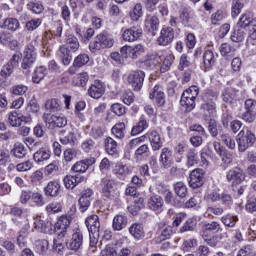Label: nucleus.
<instances>
[{
	"label": "nucleus",
	"mask_w": 256,
	"mask_h": 256,
	"mask_svg": "<svg viewBox=\"0 0 256 256\" xmlns=\"http://www.w3.org/2000/svg\"><path fill=\"white\" fill-rule=\"evenodd\" d=\"M255 141V134L249 129L241 130L236 136V142L240 153H245L249 147H253V145H255Z\"/></svg>",
	"instance_id": "1"
},
{
	"label": "nucleus",
	"mask_w": 256,
	"mask_h": 256,
	"mask_svg": "<svg viewBox=\"0 0 256 256\" xmlns=\"http://www.w3.org/2000/svg\"><path fill=\"white\" fill-rule=\"evenodd\" d=\"M198 95L199 89H197V87L195 86H192L183 92L180 100V105L184 107L185 111L191 113V111L195 109V99H197Z\"/></svg>",
	"instance_id": "2"
},
{
	"label": "nucleus",
	"mask_w": 256,
	"mask_h": 256,
	"mask_svg": "<svg viewBox=\"0 0 256 256\" xmlns=\"http://www.w3.org/2000/svg\"><path fill=\"white\" fill-rule=\"evenodd\" d=\"M115 40L107 32H102L96 36L95 40L89 44V49L92 53L113 47Z\"/></svg>",
	"instance_id": "3"
},
{
	"label": "nucleus",
	"mask_w": 256,
	"mask_h": 256,
	"mask_svg": "<svg viewBox=\"0 0 256 256\" xmlns=\"http://www.w3.org/2000/svg\"><path fill=\"white\" fill-rule=\"evenodd\" d=\"M126 81L133 91L143 89V81H145V72L136 70L126 76Z\"/></svg>",
	"instance_id": "4"
},
{
	"label": "nucleus",
	"mask_w": 256,
	"mask_h": 256,
	"mask_svg": "<svg viewBox=\"0 0 256 256\" xmlns=\"http://www.w3.org/2000/svg\"><path fill=\"white\" fill-rule=\"evenodd\" d=\"M69 225H71V216L63 215L58 219L55 224V231L58 237H63L64 239L69 237V232L71 231Z\"/></svg>",
	"instance_id": "5"
},
{
	"label": "nucleus",
	"mask_w": 256,
	"mask_h": 256,
	"mask_svg": "<svg viewBox=\"0 0 256 256\" xmlns=\"http://www.w3.org/2000/svg\"><path fill=\"white\" fill-rule=\"evenodd\" d=\"M205 183V170L201 168H196L191 171L189 176V187L191 189H199L203 187Z\"/></svg>",
	"instance_id": "6"
},
{
	"label": "nucleus",
	"mask_w": 256,
	"mask_h": 256,
	"mask_svg": "<svg viewBox=\"0 0 256 256\" xmlns=\"http://www.w3.org/2000/svg\"><path fill=\"white\" fill-rule=\"evenodd\" d=\"M42 119L48 129H56V127L61 128L67 125V118L62 116L44 113Z\"/></svg>",
	"instance_id": "7"
},
{
	"label": "nucleus",
	"mask_w": 256,
	"mask_h": 256,
	"mask_svg": "<svg viewBox=\"0 0 256 256\" xmlns=\"http://www.w3.org/2000/svg\"><path fill=\"white\" fill-rule=\"evenodd\" d=\"M237 27H241V29L249 28V36L253 40L256 39V18L250 19L247 15H242L237 23Z\"/></svg>",
	"instance_id": "8"
},
{
	"label": "nucleus",
	"mask_w": 256,
	"mask_h": 256,
	"mask_svg": "<svg viewBox=\"0 0 256 256\" xmlns=\"http://www.w3.org/2000/svg\"><path fill=\"white\" fill-rule=\"evenodd\" d=\"M226 179L228 183H231L235 187V185H240V183L245 181V174L241 168L234 167L227 172Z\"/></svg>",
	"instance_id": "9"
},
{
	"label": "nucleus",
	"mask_w": 256,
	"mask_h": 256,
	"mask_svg": "<svg viewBox=\"0 0 256 256\" xmlns=\"http://www.w3.org/2000/svg\"><path fill=\"white\" fill-rule=\"evenodd\" d=\"M8 123L11 127H21L23 123H31V116H24L17 111H12L8 113Z\"/></svg>",
	"instance_id": "10"
},
{
	"label": "nucleus",
	"mask_w": 256,
	"mask_h": 256,
	"mask_svg": "<svg viewBox=\"0 0 256 256\" xmlns=\"http://www.w3.org/2000/svg\"><path fill=\"white\" fill-rule=\"evenodd\" d=\"M143 36V28L141 26H132L124 30L122 38L128 43H133Z\"/></svg>",
	"instance_id": "11"
},
{
	"label": "nucleus",
	"mask_w": 256,
	"mask_h": 256,
	"mask_svg": "<svg viewBox=\"0 0 256 256\" xmlns=\"http://www.w3.org/2000/svg\"><path fill=\"white\" fill-rule=\"evenodd\" d=\"M173 39H175V31L171 27H164L160 32V36L158 37V45L162 47H167L170 43H173Z\"/></svg>",
	"instance_id": "12"
},
{
	"label": "nucleus",
	"mask_w": 256,
	"mask_h": 256,
	"mask_svg": "<svg viewBox=\"0 0 256 256\" xmlns=\"http://www.w3.org/2000/svg\"><path fill=\"white\" fill-rule=\"evenodd\" d=\"M67 249H70L71 251H79L83 245V233L79 230L75 231L72 234V237L70 240L65 241Z\"/></svg>",
	"instance_id": "13"
},
{
	"label": "nucleus",
	"mask_w": 256,
	"mask_h": 256,
	"mask_svg": "<svg viewBox=\"0 0 256 256\" xmlns=\"http://www.w3.org/2000/svg\"><path fill=\"white\" fill-rule=\"evenodd\" d=\"M0 29L15 33V31H19V29H21V24L17 18L9 17L0 21Z\"/></svg>",
	"instance_id": "14"
},
{
	"label": "nucleus",
	"mask_w": 256,
	"mask_h": 256,
	"mask_svg": "<svg viewBox=\"0 0 256 256\" xmlns=\"http://www.w3.org/2000/svg\"><path fill=\"white\" fill-rule=\"evenodd\" d=\"M85 225L89 233H94L95 235H100L101 223L99 222V216L91 215L85 220Z\"/></svg>",
	"instance_id": "15"
},
{
	"label": "nucleus",
	"mask_w": 256,
	"mask_h": 256,
	"mask_svg": "<svg viewBox=\"0 0 256 256\" xmlns=\"http://www.w3.org/2000/svg\"><path fill=\"white\" fill-rule=\"evenodd\" d=\"M37 61V53L35 52V45L33 42L27 44L24 51V58L22 65H33Z\"/></svg>",
	"instance_id": "16"
},
{
	"label": "nucleus",
	"mask_w": 256,
	"mask_h": 256,
	"mask_svg": "<svg viewBox=\"0 0 256 256\" xmlns=\"http://www.w3.org/2000/svg\"><path fill=\"white\" fill-rule=\"evenodd\" d=\"M159 162L163 169H169L173 165V152L167 147L162 148Z\"/></svg>",
	"instance_id": "17"
},
{
	"label": "nucleus",
	"mask_w": 256,
	"mask_h": 256,
	"mask_svg": "<svg viewBox=\"0 0 256 256\" xmlns=\"http://www.w3.org/2000/svg\"><path fill=\"white\" fill-rule=\"evenodd\" d=\"M146 135V139L148 137L152 151H159L163 147V140H161V135L156 130H152L148 132Z\"/></svg>",
	"instance_id": "18"
},
{
	"label": "nucleus",
	"mask_w": 256,
	"mask_h": 256,
	"mask_svg": "<svg viewBox=\"0 0 256 256\" xmlns=\"http://www.w3.org/2000/svg\"><path fill=\"white\" fill-rule=\"evenodd\" d=\"M94 163L95 158L80 160L72 166L71 171H73V173H86L87 169H89L91 165H94Z\"/></svg>",
	"instance_id": "19"
},
{
	"label": "nucleus",
	"mask_w": 256,
	"mask_h": 256,
	"mask_svg": "<svg viewBox=\"0 0 256 256\" xmlns=\"http://www.w3.org/2000/svg\"><path fill=\"white\" fill-rule=\"evenodd\" d=\"M144 23L148 33H151L153 36L157 35V31H159V18L157 16H146Z\"/></svg>",
	"instance_id": "20"
},
{
	"label": "nucleus",
	"mask_w": 256,
	"mask_h": 256,
	"mask_svg": "<svg viewBox=\"0 0 256 256\" xmlns=\"http://www.w3.org/2000/svg\"><path fill=\"white\" fill-rule=\"evenodd\" d=\"M103 93H105V86L101 81H94L88 89V95L92 97V99H101V97H103Z\"/></svg>",
	"instance_id": "21"
},
{
	"label": "nucleus",
	"mask_w": 256,
	"mask_h": 256,
	"mask_svg": "<svg viewBox=\"0 0 256 256\" xmlns=\"http://www.w3.org/2000/svg\"><path fill=\"white\" fill-rule=\"evenodd\" d=\"M82 181H85V176H81L80 174L67 175L63 178L66 189H75Z\"/></svg>",
	"instance_id": "22"
},
{
	"label": "nucleus",
	"mask_w": 256,
	"mask_h": 256,
	"mask_svg": "<svg viewBox=\"0 0 256 256\" xmlns=\"http://www.w3.org/2000/svg\"><path fill=\"white\" fill-rule=\"evenodd\" d=\"M79 49V39L73 35H69L66 38V44L64 46H60V53H63V51H72L75 53Z\"/></svg>",
	"instance_id": "23"
},
{
	"label": "nucleus",
	"mask_w": 256,
	"mask_h": 256,
	"mask_svg": "<svg viewBox=\"0 0 256 256\" xmlns=\"http://www.w3.org/2000/svg\"><path fill=\"white\" fill-rule=\"evenodd\" d=\"M148 209H151V211H155V213H161L163 211V198L159 195L151 196L148 199Z\"/></svg>",
	"instance_id": "24"
},
{
	"label": "nucleus",
	"mask_w": 256,
	"mask_h": 256,
	"mask_svg": "<svg viewBox=\"0 0 256 256\" xmlns=\"http://www.w3.org/2000/svg\"><path fill=\"white\" fill-rule=\"evenodd\" d=\"M200 109L206 117H215V114L217 113V104H215L213 100L203 101Z\"/></svg>",
	"instance_id": "25"
},
{
	"label": "nucleus",
	"mask_w": 256,
	"mask_h": 256,
	"mask_svg": "<svg viewBox=\"0 0 256 256\" xmlns=\"http://www.w3.org/2000/svg\"><path fill=\"white\" fill-rule=\"evenodd\" d=\"M150 99H156L157 105H159V107H163V105H165V93L163 92V88L156 85L153 88L152 93H150Z\"/></svg>",
	"instance_id": "26"
},
{
	"label": "nucleus",
	"mask_w": 256,
	"mask_h": 256,
	"mask_svg": "<svg viewBox=\"0 0 256 256\" xmlns=\"http://www.w3.org/2000/svg\"><path fill=\"white\" fill-rule=\"evenodd\" d=\"M33 159L35 163L41 165V163H44V161H48V159H51V150L47 148H40L34 153Z\"/></svg>",
	"instance_id": "27"
},
{
	"label": "nucleus",
	"mask_w": 256,
	"mask_h": 256,
	"mask_svg": "<svg viewBox=\"0 0 256 256\" xmlns=\"http://www.w3.org/2000/svg\"><path fill=\"white\" fill-rule=\"evenodd\" d=\"M44 191L48 197H58L59 191H61V184L57 181H50L44 188Z\"/></svg>",
	"instance_id": "28"
},
{
	"label": "nucleus",
	"mask_w": 256,
	"mask_h": 256,
	"mask_svg": "<svg viewBox=\"0 0 256 256\" xmlns=\"http://www.w3.org/2000/svg\"><path fill=\"white\" fill-rule=\"evenodd\" d=\"M129 233L134 237V239H143V237H145V228H143V225L139 223H133L129 227Z\"/></svg>",
	"instance_id": "29"
},
{
	"label": "nucleus",
	"mask_w": 256,
	"mask_h": 256,
	"mask_svg": "<svg viewBox=\"0 0 256 256\" xmlns=\"http://www.w3.org/2000/svg\"><path fill=\"white\" fill-rule=\"evenodd\" d=\"M239 49V45L235 46L230 43H222L219 47L220 54L222 57H227V55H235V52Z\"/></svg>",
	"instance_id": "30"
},
{
	"label": "nucleus",
	"mask_w": 256,
	"mask_h": 256,
	"mask_svg": "<svg viewBox=\"0 0 256 256\" xmlns=\"http://www.w3.org/2000/svg\"><path fill=\"white\" fill-rule=\"evenodd\" d=\"M112 227L114 231H123L127 227V218L123 215H116L113 219Z\"/></svg>",
	"instance_id": "31"
},
{
	"label": "nucleus",
	"mask_w": 256,
	"mask_h": 256,
	"mask_svg": "<svg viewBox=\"0 0 256 256\" xmlns=\"http://www.w3.org/2000/svg\"><path fill=\"white\" fill-rule=\"evenodd\" d=\"M186 159H187L186 165L188 167H194V165H197V163L199 161V156H198V153H197V149L190 148L187 151Z\"/></svg>",
	"instance_id": "32"
},
{
	"label": "nucleus",
	"mask_w": 256,
	"mask_h": 256,
	"mask_svg": "<svg viewBox=\"0 0 256 256\" xmlns=\"http://www.w3.org/2000/svg\"><path fill=\"white\" fill-rule=\"evenodd\" d=\"M34 228L40 233H51V223L45 222L39 218L34 221Z\"/></svg>",
	"instance_id": "33"
},
{
	"label": "nucleus",
	"mask_w": 256,
	"mask_h": 256,
	"mask_svg": "<svg viewBox=\"0 0 256 256\" xmlns=\"http://www.w3.org/2000/svg\"><path fill=\"white\" fill-rule=\"evenodd\" d=\"M158 192L160 193V195H163L168 205H175V202L173 201V192H171V190H169L167 186L159 185Z\"/></svg>",
	"instance_id": "34"
},
{
	"label": "nucleus",
	"mask_w": 256,
	"mask_h": 256,
	"mask_svg": "<svg viewBox=\"0 0 256 256\" xmlns=\"http://www.w3.org/2000/svg\"><path fill=\"white\" fill-rule=\"evenodd\" d=\"M203 235H207V233H219L221 231V225L219 222L212 221L210 223H206L202 226Z\"/></svg>",
	"instance_id": "35"
},
{
	"label": "nucleus",
	"mask_w": 256,
	"mask_h": 256,
	"mask_svg": "<svg viewBox=\"0 0 256 256\" xmlns=\"http://www.w3.org/2000/svg\"><path fill=\"white\" fill-rule=\"evenodd\" d=\"M46 73H47V68H45V66L36 67V69L32 75L33 83H41V81H43V79H45Z\"/></svg>",
	"instance_id": "36"
},
{
	"label": "nucleus",
	"mask_w": 256,
	"mask_h": 256,
	"mask_svg": "<svg viewBox=\"0 0 256 256\" xmlns=\"http://www.w3.org/2000/svg\"><path fill=\"white\" fill-rule=\"evenodd\" d=\"M185 142H180L174 147V157L176 163H181L183 161L185 155Z\"/></svg>",
	"instance_id": "37"
},
{
	"label": "nucleus",
	"mask_w": 256,
	"mask_h": 256,
	"mask_svg": "<svg viewBox=\"0 0 256 256\" xmlns=\"http://www.w3.org/2000/svg\"><path fill=\"white\" fill-rule=\"evenodd\" d=\"M11 153L16 157V159H24L27 155V148H25V145L22 143H18L14 145Z\"/></svg>",
	"instance_id": "38"
},
{
	"label": "nucleus",
	"mask_w": 256,
	"mask_h": 256,
	"mask_svg": "<svg viewBox=\"0 0 256 256\" xmlns=\"http://www.w3.org/2000/svg\"><path fill=\"white\" fill-rule=\"evenodd\" d=\"M5 179V173L0 172V197L9 195V193H11V185H9Z\"/></svg>",
	"instance_id": "39"
},
{
	"label": "nucleus",
	"mask_w": 256,
	"mask_h": 256,
	"mask_svg": "<svg viewBox=\"0 0 256 256\" xmlns=\"http://www.w3.org/2000/svg\"><path fill=\"white\" fill-rule=\"evenodd\" d=\"M148 128L149 122H147L145 118L141 117L139 122L132 128L131 135H139V133H143V131Z\"/></svg>",
	"instance_id": "40"
},
{
	"label": "nucleus",
	"mask_w": 256,
	"mask_h": 256,
	"mask_svg": "<svg viewBox=\"0 0 256 256\" xmlns=\"http://www.w3.org/2000/svg\"><path fill=\"white\" fill-rule=\"evenodd\" d=\"M105 149L108 155H117V141L111 137H107L104 141Z\"/></svg>",
	"instance_id": "41"
},
{
	"label": "nucleus",
	"mask_w": 256,
	"mask_h": 256,
	"mask_svg": "<svg viewBox=\"0 0 256 256\" xmlns=\"http://www.w3.org/2000/svg\"><path fill=\"white\" fill-rule=\"evenodd\" d=\"M243 29L245 28L238 27L232 32L230 39L233 43H243L245 41V31Z\"/></svg>",
	"instance_id": "42"
},
{
	"label": "nucleus",
	"mask_w": 256,
	"mask_h": 256,
	"mask_svg": "<svg viewBox=\"0 0 256 256\" xmlns=\"http://www.w3.org/2000/svg\"><path fill=\"white\" fill-rule=\"evenodd\" d=\"M87 81H89V74H87V72H83L76 76L72 83L75 87H85V85H87Z\"/></svg>",
	"instance_id": "43"
},
{
	"label": "nucleus",
	"mask_w": 256,
	"mask_h": 256,
	"mask_svg": "<svg viewBox=\"0 0 256 256\" xmlns=\"http://www.w3.org/2000/svg\"><path fill=\"white\" fill-rule=\"evenodd\" d=\"M143 17V5L141 3L135 4L132 11H130V19L132 21H139Z\"/></svg>",
	"instance_id": "44"
},
{
	"label": "nucleus",
	"mask_w": 256,
	"mask_h": 256,
	"mask_svg": "<svg viewBox=\"0 0 256 256\" xmlns=\"http://www.w3.org/2000/svg\"><path fill=\"white\" fill-rule=\"evenodd\" d=\"M112 133L114 134L116 139H123V137H125V123L120 122L115 124L112 127Z\"/></svg>",
	"instance_id": "45"
},
{
	"label": "nucleus",
	"mask_w": 256,
	"mask_h": 256,
	"mask_svg": "<svg viewBox=\"0 0 256 256\" xmlns=\"http://www.w3.org/2000/svg\"><path fill=\"white\" fill-rule=\"evenodd\" d=\"M174 191L178 197L185 199L187 197V185L184 182H177L174 184Z\"/></svg>",
	"instance_id": "46"
},
{
	"label": "nucleus",
	"mask_w": 256,
	"mask_h": 256,
	"mask_svg": "<svg viewBox=\"0 0 256 256\" xmlns=\"http://www.w3.org/2000/svg\"><path fill=\"white\" fill-rule=\"evenodd\" d=\"M220 141H222L228 149L233 150L236 147L235 139H233L232 135L229 133L221 134Z\"/></svg>",
	"instance_id": "47"
},
{
	"label": "nucleus",
	"mask_w": 256,
	"mask_h": 256,
	"mask_svg": "<svg viewBox=\"0 0 256 256\" xmlns=\"http://www.w3.org/2000/svg\"><path fill=\"white\" fill-rule=\"evenodd\" d=\"M149 155H151V150L147 144L140 145L135 151L136 159H141V157H149Z\"/></svg>",
	"instance_id": "48"
},
{
	"label": "nucleus",
	"mask_w": 256,
	"mask_h": 256,
	"mask_svg": "<svg viewBox=\"0 0 256 256\" xmlns=\"http://www.w3.org/2000/svg\"><path fill=\"white\" fill-rule=\"evenodd\" d=\"M45 107L47 111H51L52 113L61 111V105L59 104V100L55 98L48 99L45 103Z\"/></svg>",
	"instance_id": "49"
},
{
	"label": "nucleus",
	"mask_w": 256,
	"mask_h": 256,
	"mask_svg": "<svg viewBox=\"0 0 256 256\" xmlns=\"http://www.w3.org/2000/svg\"><path fill=\"white\" fill-rule=\"evenodd\" d=\"M35 249L40 255L47 253V250L49 249V241L46 239L37 240L35 243Z\"/></svg>",
	"instance_id": "50"
},
{
	"label": "nucleus",
	"mask_w": 256,
	"mask_h": 256,
	"mask_svg": "<svg viewBox=\"0 0 256 256\" xmlns=\"http://www.w3.org/2000/svg\"><path fill=\"white\" fill-rule=\"evenodd\" d=\"M143 203H145L143 198H140L138 201L135 200L132 205L128 206L129 213H131V215H137L139 210L143 209Z\"/></svg>",
	"instance_id": "51"
},
{
	"label": "nucleus",
	"mask_w": 256,
	"mask_h": 256,
	"mask_svg": "<svg viewBox=\"0 0 256 256\" xmlns=\"http://www.w3.org/2000/svg\"><path fill=\"white\" fill-rule=\"evenodd\" d=\"M245 5L240 0H232V12L231 15L233 19L236 17H239L241 14V10L243 9Z\"/></svg>",
	"instance_id": "52"
},
{
	"label": "nucleus",
	"mask_w": 256,
	"mask_h": 256,
	"mask_svg": "<svg viewBox=\"0 0 256 256\" xmlns=\"http://www.w3.org/2000/svg\"><path fill=\"white\" fill-rule=\"evenodd\" d=\"M238 218L237 216H233L231 214H226L221 218V222L226 227H235V223H237Z\"/></svg>",
	"instance_id": "53"
},
{
	"label": "nucleus",
	"mask_w": 256,
	"mask_h": 256,
	"mask_svg": "<svg viewBox=\"0 0 256 256\" xmlns=\"http://www.w3.org/2000/svg\"><path fill=\"white\" fill-rule=\"evenodd\" d=\"M11 163V153L8 149H0V165L4 166Z\"/></svg>",
	"instance_id": "54"
},
{
	"label": "nucleus",
	"mask_w": 256,
	"mask_h": 256,
	"mask_svg": "<svg viewBox=\"0 0 256 256\" xmlns=\"http://www.w3.org/2000/svg\"><path fill=\"white\" fill-rule=\"evenodd\" d=\"M27 7L30 11H32V13H36V15L43 13V9H45L41 2H29Z\"/></svg>",
	"instance_id": "55"
},
{
	"label": "nucleus",
	"mask_w": 256,
	"mask_h": 256,
	"mask_svg": "<svg viewBox=\"0 0 256 256\" xmlns=\"http://www.w3.org/2000/svg\"><path fill=\"white\" fill-rule=\"evenodd\" d=\"M131 171V167L125 164H117L114 168V173L116 175H129Z\"/></svg>",
	"instance_id": "56"
},
{
	"label": "nucleus",
	"mask_w": 256,
	"mask_h": 256,
	"mask_svg": "<svg viewBox=\"0 0 256 256\" xmlns=\"http://www.w3.org/2000/svg\"><path fill=\"white\" fill-rule=\"evenodd\" d=\"M121 99L125 105H131L135 101V94L131 90H125L122 93Z\"/></svg>",
	"instance_id": "57"
},
{
	"label": "nucleus",
	"mask_w": 256,
	"mask_h": 256,
	"mask_svg": "<svg viewBox=\"0 0 256 256\" xmlns=\"http://www.w3.org/2000/svg\"><path fill=\"white\" fill-rule=\"evenodd\" d=\"M224 211L222 207H208L205 216L213 219V215H223Z\"/></svg>",
	"instance_id": "58"
},
{
	"label": "nucleus",
	"mask_w": 256,
	"mask_h": 256,
	"mask_svg": "<svg viewBox=\"0 0 256 256\" xmlns=\"http://www.w3.org/2000/svg\"><path fill=\"white\" fill-rule=\"evenodd\" d=\"M41 23H42L41 18H34L26 22V29L27 31H35V29L39 28Z\"/></svg>",
	"instance_id": "59"
},
{
	"label": "nucleus",
	"mask_w": 256,
	"mask_h": 256,
	"mask_svg": "<svg viewBox=\"0 0 256 256\" xmlns=\"http://www.w3.org/2000/svg\"><path fill=\"white\" fill-rule=\"evenodd\" d=\"M223 19H225V13L222 10H218L216 13L211 15L212 25H219Z\"/></svg>",
	"instance_id": "60"
},
{
	"label": "nucleus",
	"mask_w": 256,
	"mask_h": 256,
	"mask_svg": "<svg viewBox=\"0 0 256 256\" xmlns=\"http://www.w3.org/2000/svg\"><path fill=\"white\" fill-rule=\"evenodd\" d=\"M16 169H17V171H19L21 173H23L25 171H31V169H33V163L31 162V160L21 162L16 165Z\"/></svg>",
	"instance_id": "61"
},
{
	"label": "nucleus",
	"mask_w": 256,
	"mask_h": 256,
	"mask_svg": "<svg viewBox=\"0 0 256 256\" xmlns=\"http://www.w3.org/2000/svg\"><path fill=\"white\" fill-rule=\"evenodd\" d=\"M222 125L224 127V129H228L229 128V123L231 124V122H233V114H231V112L226 111L222 114Z\"/></svg>",
	"instance_id": "62"
},
{
	"label": "nucleus",
	"mask_w": 256,
	"mask_h": 256,
	"mask_svg": "<svg viewBox=\"0 0 256 256\" xmlns=\"http://www.w3.org/2000/svg\"><path fill=\"white\" fill-rule=\"evenodd\" d=\"M111 111H113L115 113V115H118V117H121L123 115H125L126 110H125V106H123V104L121 103H115L111 106Z\"/></svg>",
	"instance_id": "63"
},
{
	"label": "nucleus",
	"mask_w": 256,
	"mask_h": 256,
	"mask_svg": "<svg viewBox=\"0 0 256 256\" xmlns=\"http://www.w3.org/2000/svg\"><path fill=\"white\" fill-rule=\"evenodd\" d=\"M89 63V55L80 54L74 59L73 65H87Z\"/></svg>",
	"instance_id": "64"
}]
</instances>
